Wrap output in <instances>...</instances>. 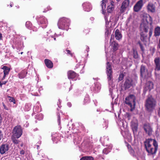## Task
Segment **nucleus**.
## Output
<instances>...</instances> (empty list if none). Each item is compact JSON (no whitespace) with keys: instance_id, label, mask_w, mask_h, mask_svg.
Returning <instances> with one entry per match:
<instances>
[{"instance_id":"obj_1","label":"nucleus","mask_w":160,"mask_h":160,"mask_svg":"<svg viewBox=\"0 0 160 160\" xmlns=\"http://www.w3.org/2000/svg\"><path fill=\"white\" fill-rule=\"evenodd\" d=\"M144 144L147 151L149 154L156 153L158 147V143L156 140L152 139H147L144 142Z\"/></svg>"},{"instance_id":"obj_2","label":"nucleus","mask_w":160,"mask_h":160,"mask_svg":"<svg viewBox=\"0 0 160 160\" xmlns=\"http://www.w3.org/2000/svg\"><path fill=\"white\" fill-rule=\"evenodd\" d=\"M70 20L67 18H60L58 25L59 29L67 30L69 24Z\"/></svg>"},{"instance_id":"obj_3","label":"nucleus","mask_w":160,"mask_h":160,"mask_svg":"<svg viewBox=\"0 0 160 160\" xmlns=\"http://www.w3.org/2000/svg\"><path fill=\"white\" fill-rule=\"evenodd\" d=\"M125 103L128 104L131 108L130 110L132 111L135 108V98L134 95H131L126 97Z\"/></svg>"},{"instance_id":"obj_4","label":"nucleus","mask_w":160,"mask_h":160,"mask_svg":"<svg viewBox=\"0 0 160 160\" xmlns=\"http://www.w3.org/2000/svg\"><path fill=\"white\" fill-rule=\"evenodd\" d=\"M156 104L155 100L152 97L148 98L146 101L145 106L148 111H151L153 109Z\"/></svg>"},{"instance_id":"obj_5","label":"nucleus","mask_w":160,"mask_h":160,"mask_svg":"<svg viewBox=\"0 0 160 160\" xmlns=\"http://www.w3.org/2000/svg\"><path fill=\"white\" fill-rule=\"evenodd\" d=\"M13 135L12 136L17 138H20L22 134V130L21 127L19 126L15 127L13 130Z\"/></svg>"},{"instance_id":"obj_6","label":"nucleus","mask_w":160,"mask_h":160,"mask_svg":"<svg viewBox=\"0 0 160 160\" xmlns=\"http://www.w3.org/2000/svg\"><path fill=\"white\" fill-rule=\"evenodd\" d=\"M143 128L146 133L148 136L152 135L153 132L152 126L148 123H145L143 126Z\"/></svg>"},{"instance_id":"obj_7","label":"nucleus","mask_w":160,"mask_h":160,"mask_svg":"<svg viewBox=\"0 0 160 160\" xmlns=\"http://www.w3.org/2000/svg\"><path fill=\"white\" fill-rule=\"evenodd\" d=\"M137 81L136 80H132L131 79H127L124 84L125 89L130 88L131 86L135 85Z\"/></svg>"},{"instance_id":"obj_8","label":"nucleus","mask_w":160,"mask_h":160,"mask_svg":"<svg viewBox=\"0 0 160 160\" xmlns=\"http://www.w3.org/2000/svg\"><path fill=\"white\" fill-rule=\"evenodd\" d=\"M146 9L148 12L155 13L156 12V7L155 4L149 2L147 6Z\"/></svg>"},{"instance_id":"obj_9","label":"nucleus","mask_w":160,"mask_h":160,"mask_svg":"<svg viewBox=\"0 0 160 160\" xmlns=\"http://www.w3.org/2000/svg\"><path fill=\"white\" fill-rule=\"evenodd\" d=\"M106 72L108 76V81H110L112 78V67L111 65L109 62L107 63L106 66Z\"/></svg>"},{"instance_id":"obj_10","label":"nucleus","mask_w":160,"mask_h":160,"mask_svg":"<svg viewBox=\"0 0 160 160\" xmlns=\"http://www.w3.org/2000/svg\"><path fill=\"white\" fill-rule=\"evenodd\" d=\"M143 6V0H140L138 1L134 6V10L135 12H138L142 8Z\"/></svg>"},{"instance_id":"obj_11","label":"nucleus","mask_w":160,"mask_h":160,"mask_svg":"<svg viewBox=\"0 0 160 160\" xmlns=\"http://www.w3.org/2000/svg\"><path fill=\"white\" fill-rule=\"evenodd\" d=\"M141 76L142 78H147L148 74V71L146 67L143 65L140 68Z\"/></svg>"},{"instance_id":"obj_12","label":"nucleus","mask_w":160,"mask_h":160,"mask_svg":"<svg viewBox=\"0 0 160 160\" xmlns=\"http://www.w3.org/2000/svg\"><path fill=\"white\" fill-rule=\"evenodd\" d=\"M131 127L134 134H136L138 129V121L133 120L131 122Z\"/></svg>"},{"instance_id":"obj_13","label":"nucleus","mask_w":160,"mask_h":160,"mask_svg":"<svg viewBox=\"0 0 160 160\" xmlns=\"http://www.w3.org/2000/svg\"><path fill=\"white\" fill-rule=\"evenodd\" d=\"M155 63V71H159L160 70V59L159 57L155 58L154 60Z\"/></svg>"},{"instance_id":"obj_14","label":"nucleus","mask_w":160,"mask_h":160,"mask_svg":"<svg viewBox=\"0 0 160 160\" xmlns=\"http://www.w3.org/2000/svg\"><path fill=\"white\" fill-rule=\"evenodd\" d=\"M129 3V0H125L123 2L120 9V12L121 13L124 12L125 9L128 6Z\"/></svg>"},{"instance_id":"obj_15","label":"nucleus","mask_w":160,"mask_h":160,"mask_svg":"<svg viewBox=\"0 0 160 160\" xmlns=\"http://www.w3.org/2000/svg\"><path fill=\"white\" fill-rule=\"evenodd\" d=\"M9 149L8 145V144H2L0 147V153L3 154L7 152Z\"/></svg>"},{"instance_id":"obj_16","label":"nucleus","mask_w":160,"mask_h":160,"mask_svg":"<svg viewBox=\"0 0 160 160\" xmlns=\"http://www.w3.org/2000/svg\"><path fill=\"white\" fill-rule=\"evenodd\" d=\"M153 88V84L152 82L150 81H148L146 83L145 88L146 90L150 91Z\"/></svg>"},{"instance_id":"obj_17","label":"nucleus","mask_w":160,"mask_h":160,"mask_svg":"<svg viewBox=\"0 0 160 160\" xmlns=\"http://www.w3.org/2000/svg\"><path fill=\"white\" fill-rule=\"evenodd\" d=\"M1 69L3 70L4 76L2 78V80H4L5 79L6 76L9 74L10 71V68L4 66L1 68Z\"/></svg>"},{"instance_id":"obj_18","label":"nucleus","mask_w":160,"mask_h":160,"mask_svg":"<svg viewBox=\"0 0 160 160\" xmlns=\"http://www.w3.org/2000/svg\"><path fill=\"white\" fill-rule=\"evenodd\" d=\"M77 74L74 71L70 70L68 72V76L69 79H73L77 76Z\"/></svg>"},{"instance_id":"obj_19","label":"nucleus","mask_w":160,"mask_h":160,"mask_svg":"<svg viewBox=\"0 0 160 160\" xmlns=\"http://www.w3.org/2000/svg\"><path fill=\"white\" fill-rule=\"evenodd\" d=\"M82 6L85 10L87 12L90 11L92 8L91 4L89 3H84L82 4Z\"/></svg>"},{"instance_id":"obj_20","label":"nucleus","mask_w":160,"mask_h":160,"mask_svg":"<svg viewBox=\"0 0 160 160\" xmlns=\"http://www.w3.org/2000/svg\"><path fill=\"white\" fill-rule=\"evenodd\" d=\"M115 37L118 40H120L122 38V35L118 29H117L115 31Z\"/></svg>"},{"instance_id":"obj_21","label":"nucleus","mask_w":160,"mask_h":160,"mask_svg":"<svg viewBox=\"0 0 160 160\" xmlns=\"http://www.w3.org/2000/svg\"><path fill=\"white\" fill-rule=\"evenodd\" d=\"M107 0H103L102 1L101 6L102 8V13L104 14L106 12V3L107 2Z\"/></svg>"},{"instance_id":"obj_22","label":"nucleus","mask_w":160,"mask_h":160,"mask_svg":"<svg viewBox=\"0 0 160 160\" xmlns=\"http://www.w3.org/2000/svg\"><path fill=\"white\" fill-rule=\"evenodd\" d=\"M44 62L46 65L49 68H52L53 66V63L50 60L48 59H45Z\"/></svg>"},{"instance_id":"obj_23","label":"nucleus","mask_w":160,"mask_h":160,"mask_svg":"<svg viewBox=\"0 0 160 160\" xmlns=\"http://www.w3.org/2000/svg\"><path fill=\"white\" fill-rule=\"evenodd\" d=\"M140 28L142 30L144 31L145 32H147L148 31V27L146 24H145L144 23H142L141 24Z\"/></svg>"},{"instance_id":"obj_24","label":"nucleus","mask_w":160,"mask_h":160,"mask_svg":"<svg viewBox=\"0 0 160 160\" xmlns=\"http://www.w3.org/2000/svg\"><path fill=\"white\" fill-rule=\"evenodd\" d=\"M160 35V27L157 26L155 28L154 31V36H158Z\"/></svg>"},{"instance_id":"obj_25","label":"nucleus","mask_w":160,"mask_h":160,"mask_svg":"<svg viewBox=\"0 0 160 160\" xmlns=\"http://www.w3.org/2000/svg\"><path fill=\"white\" fill-rule=\"evenodd\" d=\"M27 72L25 70L22 71L21 72L18 74L19 78H24L27 74Z\"/></svg>"},{"instance_id":"obj_26","label":"nucleus","mask_w":160,"mask_h":160,"mask_svg":"<svg viewBox=\"0 0 160 160\" xmlns=\"http://www.w3.org/2000/svg\"><path fill=\"white\" fill-rule=\"evenodd\" d=\"M108 16L107 15H105L104 17L106 25H108L109 24V22H112L113 21V17H111L110 18L109 21H108Z\"/></svg>"},{"instance_id":"obj_27","label":"nucleus","mask_w":160,"mask_h":160,"mask_svg":"<svg viewBox=\"0 0 160 160\" xmlns=\"http://www.w3.org/2000/svg\"><path fill=\"white\" fill-rule=\"evenodd\" d=\"M112 49L114 51H116L118 49V44L115 42H113L112 44Z\"/></svg>"},{"instance_id":"obj_28","label":"nucleus","mask_w":160,"mask_h":160,"mask_svg":"<svg viewBox=\"0 0 160 160\" xmlns=\"http://www.w3.org/2000/svg\"><path fill=\"white\" fill-rule=\"evenodd\" d=\"M95 87L94 88V90L98 92L101 89V85L100 84V83H99L98 82H97L95 84Z\"/></svg>"},{"instance_id":"obj_29","label":"nucleus","mask_w":160,"mask_h":160,"mask_svg":"<svg viewBox=\"0 0 160 160\" xmlns=\"http://www.w3.org/2000/svg\"><path fill=\"white\" fill-rule=\"evenodd\" d=\"M39 21L41 24H46L47 23V20L44 17H41Z\"/></svg>"},{"instance_id":"obj_30","label":"nucleus","mask_w":160,"mask_h":160,"mask_svg":"<svg viewBox=\"0 0 160 160\" xmlns=\"http://www.w3.org/2000/svg\"><path fill=\"white\" fill-rule=\"evenodd\" d=\"M146 21L148 23H149L150 24H151L152 23V18L149 15H148L147 16Z\"/></svg>"},{"instance_id":"obj_31","label":"nucleus","mask_w":160,"mask_h":160,"mask_svg":"<svg viewBox=\"0 0 160 160\" xmlns=\"http://www.w3.org/2000/svg\"><path fill=\"white\" fill-rule=\"evenodd\" d=\"M93 159L92 156H85L81 158L80 160H93Z\"/></svg>"},{"instance_id":"obj_32","label":"nucleus","mask_w":160,"mask_h":160,"mask_svg":"<svg viewBox=\"0 0 160 160\" xmlns=\"http://www.w3.org/2000/svg\"><path fill=\"white\" fill-rule=\"evenodd\" d=\"M16 137H14L13 136H12V140L13 143L15 144H17L19 143L20 141L18 139H16Z\"/></svg>"},{"instance_id":"obj_33","label":"nucleus","mask_w":160,"mask_h":160,"mask_svg":"<svg viewBox=\"0 0 160 160\" xmlns=\"http://www.w3.org/2000/svg\"><path fill=\"white\" fill-rule=\"evenodd\" d=\"M126 145L130 153L132 154H133L134 152V151L132 149L131 146L127 143L126 144Z\"/></svg>"},{"instance_id":"obj_34","label":"nucleus","mask_w":160,"mask_h":160,"mask_svg":"<svg viewBox=\"0 0 160 160\" xmlns=\"http://www.w3.org/2000/svg\"><path fill=\"white\" fill-rule=\"evenodd\" d=\"M133 57L135 58H138V54L137 51L135 49H133Z\"/></svg>"},{"instance_id":"obj_35","label":"nucleus","mask_w":160,"mask_h":160,"mask_svg":"<svg viewBox=\"0 0 160 160\" xmlns=\"http://www.w3.org/2000/svg\"><path fill=\"white\" fill-rule=\"evenodd\" d=\"M109 152L110 150L107 148L104 149L102 151L103 153L105 154H107Z\"/></svg>"},{"instance_id":"obj_36","label":"nucleus","mask_w":160,"mask_h":160,"mask_svg":"<svg viewBox=\"0 0 160 160\" xmlns=\"http://www.w3.org/2000/svg\"><path fill=\"white\" fill-rule=\"evenodd\" d=\"M152 32H153V29L152 28H151L150 29V30L149 31V38H150L152 36Z\"/></svg>"},{"instance_id":"obj_37","label":"nucleus","mask_w":160,"mask_h":160,"mask_svg":"<svg viewBox=\"0 0 160 160\" xmlns=\"http://www.w3.org/2000/svg\"><path fill=\"white\" fill-rule=\"evenodd\" d=\"M124 75L123 74H120L118 78V80L119 81L122 80L123 78Z\"/></svg>"},{"instance_id":"obj_38","label":"nucleus","mask_w":160,"mask_h":160,"mask_svg":"<svg viewBox=\"0 0 160 160\" xmlns=\"http://www.w3.org/2000/svg\"><path fill=\"white\" fill-rule=\"evenodd\" d=\"M10 98L9 101L11 102H13L14 103H15V99L12 98H11V97H9Z\"/></svg>"},{"instance_id":"obj_39","label":"nucleus","mask_w":160,"mask_h":160,"mask_svg":"<svg viewBox=\"0 0 160 160\" xmlns=\"http://www.w3.org/2000/svg\"><path fill=\"white\" fill-rule=\"evenodd\" d=\"M31 23L29 22H27L26 23V26L28 28H29V27L30 26Z\"/></svg>"},{"instance_id":"obj_40","label":"nucleus","mask_w":160,"mask_h":160,"mask_svg":"<svg viewBox=\"0 0 160 160\" xmlns=\"http://www.w3.org/2000/svg\"><path fill=\"white\" fill-rule=\"evenodd\" d=\"M138 44H139V45L140 47V48H141V49L142 50H143V47L142 46V45L141 44V43L140 42H138Z\"/></svg>"},{"instance_id":"obj_41","label":"nucleus","mask_w":160,"mask_h":160,"mask_svg":"<svg viewBox=\"0 0 160 160\" xmlns=\"http://www.w3.org/2000/svg\"><path fill=\"white\" fill-rule=\"evenodd\" d=\"M3 137V134L2 131L0 130V140Z\"/></svg>"},{"instance_id":"obj_42","label":"nucleus","mask_w":160,"mask_h":160,"mask_svg":"<svg viewBox=\"0 0 160 160\" xmlns=\"http://www.w3.org/2000/svg\"><path fill=\"white\" fill-rule=\"evenodd\" d=\"M2 106L5 109L7 110H8V108L5 106L3 103H2Z\"/></svg>"},{"instance_id":"obj_43","label":"nucleus","mask_w":160,"mask_h":160,"mask_svg":"<svg viewBox=\"0 0 160 160\" xmlns=\"http://www.w3.org/2000/svg\"><path fill=\"white\" fill-rule=\"evenodd\" d=\"M67 53L71 55L72 56V53L70 52V51L69 50H66Z\"/></svg>"},{"instance_id":"obj_44","label":"nucleus","mask_w":160,"mask_h":160,"mask_svg":"<svg viewBox=\"0 0 160 160\" xmlns=\"http://www.w3.org/2000/svg\"><path fill=\"white\" fill-rule=\"evenodd\" d=\"M114 38V35H111V39H110V42H112V39H113Z\"/></svg>"},{"instance_id":"obj_45","label":"nucleus","mask_w":160,"mask_h":160,"mask_svg":"<svg viewBox=\"0 0 160 160\" xmlns=\"http://www.w3.org/2000/svg\"><path fill=\"white\" fill-rule=\"evenodd\" d=\"M20 153L21 154H24V152L23 150H22L20 151Z\"/></svg>"},{"instance_id":"obj_46","label":"nucleus","mask_w":160,"mask_h":160,"mask_svg":"<svg viewBox=\"0 0 160 160\" xmlns=\"http://www.w3.org/2000/svg\"><path fill=\"white\" fill-rule=\"evenodd\" d=\"M141 39L142 41H143L144 40V38L142 35H141Z\"/></svg>"},{"instance_id":"obj_47","label":"nucleus","mask_w":160,"mask_h":160,"mask_svg":"<svg viewBox=\"0 0 160 160\" xmlns=\"http://www.w3.org/2000/svg\"><path fill=\"white\" fill-rule=\"evenodd\" d=\"M2 118L1 117V115L0 114V125L1 124V122H2Z\"/></svg>"},{"instance_id":"obj_48","label":"nucleus","mask_w":160,"mask_h":160,"mask_svg":"<svg viewBox=\"0 0 160 160\" xmlns=\"http://www.w3.org/2000/svg\"><path fill=\"white\" fill-rule=\"evenodd\" d=\"M158 47L160 49V38L159 41V43L158 45Z\"/></svg>"},{"instance_id":"obj_49","label":"nucleus","mask_w":160,"mask_h":160,"mask_svg":"<svg viewBox=\"0 0 160 160\" xmlns=\"http://www.w3.org/2000/svg\"><path fill=\"white\" fill-rule=\"evenodd\" d=\"M7 81H3L2 83V85L3 84H5L6 83H7Z\"/></svg>"},{"instance_id":"obj_50","label":"nucleus","mask_w":160,"mask_h":160,"mask_svg":"<svg viewBox=\"0 0 160 160\" xmlns=\"http://www.w3.org/2000/svg\"><path fill=\"white\" fill-rule=\"evenodd\" d=\"M2 34L1 33H0V40L2 39Z\"/></svg>"},{"instance_id":"obj_51","label":"nucleus","mask_w":160,"mask_h":160,"mask_svg":"<svg viewBox=\"0 0 160 160\" xmlns=\"http://www.w3.org/2000/svg\"><path fill=\"white\" fill-rule=\"evenodd\" d=\"M158 113V115H159V116L160 117V108L159 109Z\"/></svg>"},{"instance_id":"obj_52","label":"nucleus","mask_w":160,"mask_h":160,"mask_svg":"<svg viewBox=\"0 0 160 160\" xmlns=\"http://www.w3.org/2000/svg\"><path fill=\"white\" fill-rule=\"evenodd\" d=\"M68 106H69V107H71V104L70 103H68Z\"/></svg>"},{"instance_id":"obj_53","label":"nucleus","mask_w":160,"mask_h":160,"mask_svg":"<svg viewBox=\"0 0 160 160\" xmlns=\"http://www.w3.org/2000/svg\"><path fill=\"white\" fill-rule=\"evenodd\" d=\"M2 82H0V85L1 86L2 85Z\"/></svg>"},{"instance_id":"obj_54","label":"nucleus","mask_w":160,"mask_h":160,"mask_svg":"<svg viewBox=\"0 0 160 160\" xmlns=\"http://www.w3.org/2000/svg\"><path fill=\"white\" fill-rule=\"evenodd\" d=\"M58 121H59V120H60V117H58Z\"/></svg>"},{"instance_id":"obj_55","label":"nucleus","mask_w":160,"mask_h":160,"mask_svg":"<svg viewBox=\"0 0 160 160\" xmlns=\"http://www.w3.org/2000/svg\"><path fill=\"white\" fill-rule=\"evenodd\" d=\"M10 6L11 7H12V4H10Z\"/></svg>"},{"instance_id":"obj_56","label":"nucleus","mask_w":160,"mask_h":160,"mask_svg":"<svg viewBox=\"0 0 160 160\" xmlns=\"http://www.w3.org/2000/svg\"><path fill=\"white\" fill-rule=\"evenodd\" d=\"M54 40H56V38H54Z\"/></svg>"},{"instance_id":"obj_57","label":"nucleus","mask_w":160,"mask_h":160,"mask_svg":"<svg viewBox=\"0 0 160 160\" xmlns=\"http://www.w3.org/2000/svg\"><path fill=\"white\" fill-rule=\"evenodd\" d=\"M22 53H23V52H21V54H22Z\"/></svg>"},{"instance_id":"obj_58","label":"nucleus","mask_w":160,"mask_h":160,"mask_svg":"<svg viewBox=\"0 0 160 160\" xmlns=\"http://www.w3.org/2000/svg\"><path fill=\"white\" fill-rule=\"evenodd\" d=\"M72 89V87H71L70 88V90L71 89Z\"/></svg>"},{"instance_id":"obj_59","label":"nucleus","mask_w":160,"mask_h":160,"mask_svg":"<svg viewBox=\"0 0 160 160\" xmlns=\"http://www.w3.org/2000/svg\"><path fill=\"white\" fill-rule=\"evenodd\" d=\"M87 48L88 49H89V48H88V46H87Z\"/></svg>"}]
</instances>
